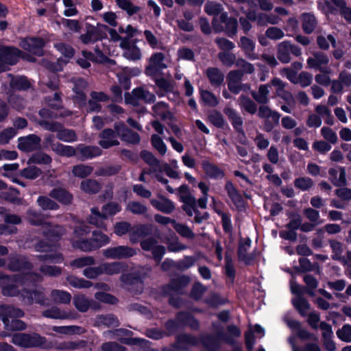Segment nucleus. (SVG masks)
<instances>
[{
    "label": "nucleus",
    "instance_id": "nucleus-9",
    "mask_svg": "<svg viewBox=\"0 0 351 351\" xmlns=\"http://www.w3.org/2000/svg\"><path fill=\"white\" fill-rule=\"evenodd\" d=\"M96 56L90 52L82 51L84 58L77 59V64L82 68L86 69L90 66L89 60L95 61L98 62H103L106 61L107 58L104 53H113L114 51H112L109 48H104L101 51L98 47L95 49Z\"/></svg>",
    "mask_w": 351,
    "mask_h": 351
},
{
    "label": "nucleus",
    "instance_id": "nucleus-33",
    "mask_svg": "<svg viewBox=\"0 0 351 351\" xmlns=\"http://www.w3.org/2000/svg\"><path fill=\"white\" fill-rule=\"evenodd\" d=\"M76 152H80L82 156L85 158H90L101 154V150L96 146H84L80 145L77 146Z\"/></svg>",
    "mask_w": 351,
    "mask_h": 351
},
{
    "label": "nucleus",
    "instance_id": "nucleus-11",
    "mask_svg": "<svg viewBox=\"0 0 351 351\" xmlns=\"http://www.w3.org/2000/svg\"><path fill=\"white\" fill-rule=\"evenodd\" d=\"M45 129L57 132V137L58 139L64 142H73L77 140L75 133L71 130L62 129V125L60 123L55 122H45L43 123Z\"/></svg>",
    "mask_w": 351,
    "mask_h": 351
},
{
    "label": "nucleus",
    "instance_id": "nucleus-45",
    "mask_svg": "<svg viewBox=\"0 0 351 351\" xmlns=\"http://www.w3.org/2000/svg\"><path fill=\"white\" fill-rule=\"evenodd\" d=\"M239 105L241 108L250 114H254L257 110L256 105L250 98L245 96H241L239 99Z\"/></svg>",
    "mask_w": 351,
    "mask_h": 351
},
{
    "label": "nucleus",
    "instance_id": "nucleus-20",
    "mask_svg": "<svg viewBox=\"0 0 351 351\" xmlns=\"http://www.w3.org/2000/svg\"><path fill=\"white\" fill-rule=\"evenodd\" d=\"M141 245L144 250L152 251L154 258L157 262L160 261L165 252V248L162 245H157L153 239L143 241Z\"/></svg>",
    "mask_w": 351,
    "mask_h": 351
},
{
    "label": "nucleus",
    "instance_id": "nucleus-44",
    "mask_svg": "<svg viewBox=\"0 0 351 351\" xmlns=\"http://www.w3.org/2000/svg\"><path fill=\"white\" fill-rule=\"evenodd\" d=\"M153 110L155 115L162 119H168L171 117L168 106L165 102H159L153 106Z\"/></svg>",
    "mask_w": 351,
    "mask_h": 351
},
{
    "label": "nucleus",
    "instance_id": "nucleus-34",
    "mask_svg": "<svg viewBox=\"0 0 351 351\" xmlns=\"http://www.w3.org/2000/svg\"><path fill=\"white\" fill-rule=\"evenodd\" d=\"M289 48L290 43L288 41L282 42L278 46V58L282 63H288L291 60Z\"/></svg>",
    "mask_w": 351,
    "mask_h": 351
},
{
    "label": "nucleus",
    "instance_id": "nucleus-16",
    "mask_svg": "<svg viewBox=\"0 0 351 351\" xmlns=\"http://www.w3.org/2000/svg\"><path fill=\"white\" fill-rule=\"evenodd\" d=\"M164 55L162 53H156L153 54L149 60V64L145 69L147 75H154L158 71L165 69L167 65L163 62Z\"/></svg>",
    "mask_w": 351,
    "mask_h": 351
},
{
    "label": "nucleus",
    "instance_id": "nucleus-28",
    "mask_svg": "<svg viewBox=\"0 0 351 351\" xmlns=\"http://www.w3.org/2000/svg\"><path fill=\"white\" fill-rule=\"evenodd\" d=\"M251 245V241L250 239H242L240 242L239 247V256L241 260L244 261L247 264H250V262L254 259L253 255L247 254Z\"/></svg>",
    "mask_w": 351,
    "mask_h": 351
},
{
    "label": "nucleus",
    "instance_id": "nucleus-36",
    "mask_svg": "<svg viewBox=\"0 0 351 351\" xmlns=\"http://www.w3.org/2000/svg\"><path fill=\"white\" fill-rule=\"evenodd\" d=\"M50 196L62 204H69L72 200V195L63 189H54L50 193Z\"/></svg>",
    "mask_w": 351,
    "mask_h": 351
},
{
    "label": "nucleus",
    "instance_id": "nucleus-31",
    "mask_svg": "<svg viewBox=\"0 0 351 351\" xmlns=\"http://www.w3.org/2000/svg\"><path fill=\"white\" fill-rule=\"evenodd\" d=\"M206 74L210 83L213 86H218L223 82L224 75L217 68H208L206 71Z\"/></svg>",
    "mask_w": 351,
    "mask_h": 351
},
{
    "label": "nucleus",
    "instance_id": "nucleus-10",
    "mask_svg": "<svg viewBox=\"0 0 351 351\" xmlns=\"http://www.w3.org/2000/svg\"><path fill=\"white\" fill-rule=\"evenodd\" d=\"M20 53L16 48L0 46V73L6 70V64H14Z\"/></svg>",
    "mask_w": 351,
    "mask_h": 351
},
{
    "label": "nucleus",
    "instance_id": "nucleus-60",
    "mask_svg": "<svg viewBox=\"0 0 351 351\" xmlns=\"http://www.w3.org/2000/svg\"><path fill=\"white\" fill-rule=\"evenodd\" d=\"M38 204L43 210H56L58 206L49 197L40 196L37 199Z\"/></svg>",
    "mask_w": 351,
    "mask_h": 351
},
{
    "label": "nucleus",
    "instance_id": "nucleus-48",
    "mask_svg": "<svg viewBox=\"0 0 351 351\" xmlns=\"http://www.w3.org/2000/svg\"><path fill=\"white\" fill-rule=\"evenodd\" d=\"M80 40L84 44H89L95 42L97 39V28L95 27H88V32L80 36Z\"/></svg>",
    "mask_w": 351,
    "mask_h": 351
},
{
    "label": "nucleus",
    "instance_id": "nucleus-25",
    "mask_svg": "<svg viewBox=\"0 0 351 351\" xmlns=\"http://www.w3.org/2000/svg\"><path fill=\"white\" fill-rule=\"evenodd\" d=\"M151 204L158 210L166 214H170L175 210L174 204L164 197H160V199H151Z\"/></svg>",
    "mask_w": 351,
    "mask_h": 351
},
{
    "label": "nucleus",
    "instance_id": "nucleus-41",
    "mask_svg": "<svg viewBox=\"0 0 351 351\" xmlns=\"http://www.w3.org/2000/svg\"><path fill=\"white\" fill-rule=\"evenodd\" d=\"M157 87L159 88L158 94L164 96L166 93L171 92L174 88V84L170 80L165 78H158L155 80Z\"/></svg>",
    "mask_w": 351,
    "mask_h": 351
},
{
    "label": "nucleus",
    "instance_id": "nucleus-22",
    "mask_svg": "<svg viewBox=\"0 0 351 351\" xmlns=\"http://www.w3.org/2000/svg\"><path fill=\"white\" fill-rule=\"evenodd\" d=\"M101 140L99 144L104 149H108L112 146L118 145L119 142L116 137L114 132L111 129L104 130L99 134Z\"/></svg>",
    "mask_w": 351,
    "mask_h": 351
},
{
    "label": "nucleus",
    "instance_id": "nucleus-29",
    "mask_svg": "<svg viewBox=\"0 0 351 351\" xmlns=\"http://www.w3.org/2000/svg\"><path fill=\"white\" fill-rule=\"evenodd\" d=\"M202 166L206 176L210 178L219 179L222 178L224 176L222 170L207 160H204Z\"/></svg>",
    "mask_w": 351,
    "mask_h": 351
},
{
    "label": "nucleus",
    "instance_id": "nucleus-40",
    "mask_svg": "<svg viewBox=\"0 0 351 351\" xmlns=\"http://www.w3.org/2000/svg\"><path fill=\"white\" fill-rule=\"evenodd\" d=\"M258 114L261 118L270 119L274 124H277L280 119V114L272 111L266 106H261L259 108Z\"/></svg>",
    "mask_w": 351,
    "mask_h": 351
},
{
    "label": "nucleus",
    "instance_id": "nucleus-49",
    "mask_svg": "<svg viewBox=\"0 0 351 351\" xmlns=\"http://www.w3.org/2000/svg\"><path fill=\"white\" fill-rule=\"evenodd\" d=\"M43 316L46 317L53 318V319H66L69 317V315L67 313L61 311L59 308L56 307H53L51 309L45 311L43 313Z\"/></svg>",
    "mask_w": 351,
    "mask_h": 351
},
{
    "label": "nucleus",
    "instance_id": "nucleus-43",
    "mask_svg": "<svg viewBox=\"0 0 351 351\" xmlns=\"http://www.w3.org/2000/svg\"><path fill=\"white\" fill-rule=\"evenodd\" d=\"M292 303L302 316L308 315L310 306L305 299L298 296L292 300Z\"/></svg>",
    "mask_w": 351,
    "mask_h": 351
},
{
    "label": "nucleus",
    "instance_id": "nucleus-15",
    "mask_svg": "<svg viewBox=\"0 0 351 351\" xmlns=\"http://www.w3.org/2000/svg\"><path fill=\"white\" fill-rule=\"evenodd\" d=\"M44 44V40L41 38H28L21 42V47L33 54L42 56Z\"/></svg>",
    "mask_w": 351,
    "mask_h": 351
},
{
    "label": "nucleus",
    "instance_id": "nucleus-35",
    "mask_svg": "<svg viewBox=\"0 0 351 351\" xmlns=\"http://www.w3.org/2000/svg\"><path fill=\"white\" fill-rule=\"evenodd\" d=\"M269 84H263L259 86L257 92L253 91L252 93V97L258 103L265 104L269 101Z\"/></svg>",
    "mask_w": 351,
    "mask_h": 351
},
{
    "label": "nucleus",
    "instance_id": "nucleus-46",
    "mask_svg": "<svg viewBox=\"0 0 351 351\" xmlns=\"http://www.w3.org/2000/svg\"><path fill=\"white\" fill-rule=\"evenodd\" d=\"M81 189L88 193H97L100 189L99 184L93 180H86L81 182Z\"/></svg>",
    "mask_w": 351,
    "mask_h": 351
},
{
    "label": "nucleus",
    "instance_id": "nucleus-63",
    "mask_svg": "<svg viewBox=\"0 0 351 351\" xmlns=\"http://www.w3.org/2000/svg\"><path fill=\"white\" fill-rule=\"evenodd\" d=\"M332 3L337 7L339 8L341 11V13L343 16L349 22H351V9L345 7V2L343 0H331Z\"/></svg>",
    "mask_w": 351,
    "mask_h": 351
},
{
    "label": "nucleus",
    "instance_id": "nucleus-39",
    "mask_svg": "<svg viewBox=\"0 0 351 351\" xmlns=\"http://www.w3.org/2000/svg\"><path fill=\"white\" fill-rule=\"evenodd\" d=\"M330 179L334 184L341 185L346 182V171L342 167L339 169H330L329 170Z\"/></svg>",
    "mask_w": 351,
    "mask_h": 351
},
{
    "label": "nucleus",
    "instance_id": "nucleus-58",
    "mask_svg": "<svg viewBox=\"0 0 351 351\" xmlns=\"http://www.w3.org/2000/svg\"><path fill=\"white\" fill-rule=\"evenodd\" d=\"M306 218L314 224L319 225L322 223L320 219V215L317 210L311 208H308L304 210L303 212Z\"/></svg>",
    "mask_w": 351,
    "mask_h": 351
},
{
    "label": "nucleus",
    "instance_id": "nucleus-30",
    "mask_svg": "<svg viewBox=\"0 0 351 351\" xmlns=\"http://www.w3.org/2000/svg\"><path fill=\"white\" fill-rule=\"evenodd\" d=\"M238 45L244 51L245 55L249 58L252 60L256 58V56L254 53L255 49V43L252 39L245 36H243L241 38Z\"/></svg>",
    "mask_w": 351,
    "mask_h": 351
},
{
    "label": "nucleus",
    "instance_id": "nucleus-17",
    "mask_svg": "<svg viewBox=\"0 0 351 351\" xmlns=\"http://www.w3.org/2000/svg\"><path fill=\"white\" fill-rule=\"evenodd\" d=\"M40 143V138L34 134H31L19 138L18 147L24 152H31L38 149Z\"/></svg>",
    "mask_w": 351,
    "mask_h": 351
},
{
    "label": "nucleus",
    "instance_id": "nucleus-61",
    "mask_svg": "<svg viewBox=\"0 0 351 351\" xmlns=\"http://www.w3.org/2000/svg\"><path fill=\"white\" fill-rule=\"evenodd\" d=\"M110 241V239L107 235L99 232H93V241L96 249L108 244Z\"/></svg>",
    "mask_w": 351,
    "mask_h": 351
},
{
    "label": "nucleus",
    "instance_id": "nucleus-19",
    "mask_svg": "<svg viewBox=\"0 0 351 351\" xmlns=\"http://www.w3.org/2000/svg\"><path fill=\"white\" fill-rule=\"evenodd\" d=\"M351 85V73L343 71L339 75L338 80L331 82V90L335 93L342 92L343 87H348Z\"/></svg>",
    "mask_w": 351,
    "mask_h": 351
},
{
    "label": "nucleus",
    "instance_id": "nucleus-5",
    "mask_svg": "<svg viewBox=\"0 0 351 351\" xmlns=\"http://www.w3.org/2000/svg\"><path fill=\"white\" fill-rule=\"evenodd\" d=\"M121 210V206L117 203H110L104 206L102 213L96 208L91 209V215L89 217V223L99 228H105L104 220L109 216L114 215Z\"/></svg>",
    "mask_w": 351,
    "mask_h": 351
},
{
    "label": "nucleus",
    "instance_id": "nucleus-42",
    "mask_svg": "<svg viewBox=\"0 0 351 351\" xmlns=\"http://www.w3.org/2000/svg\"><path fill=\"white\" fill-rule=\"evenodd\" d=\"M226 189L235 206L237 207H241L243 205V198L233 184L231 182H228L226 185Z\"/></svg>",
    "mask_w": 351,
    "mask_h": 351
},
{
    "label": "nucleus",
    "instance_id": "nucleus-32",
    "mask_svg": "<svg viewBox=\"0 0 351 351\" xmlns=\"http://www.w3.org/2000/svg\"><path fill=\"white\" fill-rule=\"evenodd\" d=\"M51 149L60 156L70 157L76 154L75 149L72 146L64 145L59 143L51 144Z\"/></svg>",
    "mask_w": 351,
    "mask_h": 351
},
{
    "label": "nucleus",
    "instance_id": "nucleus-55",
    "mask_svg": "<svg viewBox=\"0 0 351 351\" xmlns=\"http://www.w3.org/2000/svg\"><path fill=\"white\" fill-rule=\"evenodd\" d=\"M117 5L125 10L128 14L132 15L139 11L140 8L134 5L130 0H117Z\"/></svg>",
    "mask_w": 351,
    "mask_h": 351
},
{
    "label": "nucleus",
    "instance_id": "nucleus-3",
    "mask_svg": "<svg viewBox=\"0 0 351 351\" xmlns=\"http://www.w3.org/2000/svg\"><path fill=\"white\" fill-rule=\"evenodd\" d=\"M24 315L22 310L10 306H0V316L8 330H23L25 324L23 322L13 319L10 324V318L21 317Z\"/></svg>",
    "mask_w": 351,
    "mask_h": 351
},
{
    "label": "nucleus",
    "instance_id": "nucleus-2",
    "mask_svg": "<svg viewBox=\"0 0 351 351\" xmlns=\"http://www.w3.org/2000/svg\"><path fill=\"white\" fill-rule=\"evenodd\" d=\"M9 269L12 271H21L23 277L14 276L12 278L3 276L0 274V281L2 285V293L5 296H15L19 291L18 287L39 280L40 276L30 273V264L25 258L21 256H12L10 258L8 265Z\"/></svg>",
    "mask_w": 351,
    "mask_h": 351
},
{
    "label": "nucleus",
    "instance_id": "nucleus-21",
    "mask_svg": "<svg viewBox=\"0 0 351 351\" xmlns=\"http://www.w3.org/2000/svg\"><path fill=\"white\" fill-rule=\"evenodd\" d=\"M243 77V73L240 71H230L227 77V83L229 90L238 93L241 90L243 85L240 83Z\"/></svg>",
    "mask_w": 351,
    "mask_h": 351
},
{
    "label": "nucleus",
    "instance_id": "nucleus-27",
    "mask_svg": "<svg viewBox=\"0 0 351 351\" xmlns=\"http://www.w3.org/2000/svg\"><path fill=\"white\" fill-rule=\"evenodd\" d=\"M21 294L24 303L26 304H31L34 302L44 304L45 297L41 291H35L32 293L23 289Z\"/></svg>",
    "mask_w": 351,
    "mask_h": 351
},
{
    "label": "nucleus",
    "instance_id": "nucleus-6",
    "mask_svg": "<svg viewBox=\"0 0 351 351\" xmlns=\"http://www.w3.org/2000/svg\"><path fill=\"white\" fill-rule=\"evenodd\" d=\"M89 232L90 229L84 223L79 222L75 228L73 237L71 239L73 246L84 252L96 250L93 240H80L81 237L87 234Z\"/></svg>",
    "mask_w": 351,
    "mask_h": 351
},
{
    "label": "nucleus",
    "instance_id": "nucleus-12",
    "mask_svg": "<svg viewBox=\"0 0 351 351\" xmlns=\"http://www.w3.org/2000/svg\"><path fill=\"white\" fill-rule=\"evenodd\" d=\"M102 253L107 258L122 259L133 256L136 254V251L134 249L128 246L120 245L105 249L103 250Z\"/></svg>",
    "mask_w": 351,
    "mask_h": 351
},
{
    "label": "nucleus",
    "instance_id": "nucleus-14",
    "mask_svg": "<svg viewBox=\"0 0 351 351\" xmlns=\"http://www.w3.org/2000/svg\"><path fill=\"white\" fill-rule=\"evenodd\" d=\"M114 130L117 135L127 143L136 144L140 141L138 134L127 128L123 123H116L114 124Z\"/></svg>",
    "mask_w": 351,
    "mask_h": 351
},
{
    "label": "nucleus",
    "instance_id": "nucleus-59",
    "mask_svg": "<svg viewBox=\"0 0 351 351\" xmlns=\"http://www.w3.org/2000/svg\"><path fill=\"white\" fill-rule=\"evenodd\" d=\"M10 86L14 89L26 90L30 84L26 77H18L12 80Z\"/></svg>",
    "mask_w": 351,
    "mask_h": 351
},
{
    "label": "nucleus",
    "instance_id": "nucleus-54",
    "mask_svg": "<svg viewBox=\"0 0 351 351\" xmlns=\"http://www.w3.org/2000/svg\"><path fill=\"white\" fill-rule=\"evenodd\" d=\"M98 324H102L108 327L117 326L119 321L117 317L112 315H102L97 317Z\"/></svg>",
    "mask_w": 351,
    "mask_h": 351
},
{
    "label": "nucleus",
    "instance_id": "nucleus-37",
    "mask_svg": "<svg viewBox=\"0 0 351 351\" xmlns=\"http://www.w3.org/2000/svg\"><path fill=\"white\" fill-rule=\"evenodd\" d=\"M149 231L150 228L149 226L140 225L134 227L130 231V241L136 243L140 237L145 236Z\"/></svg>",
    "mask_w": 351,
    "mask_h": 351
},
{
    "label": "nucleus",
    "instance_id": "nucleus-1",
    "mask_svg": "<svg viewBox=\"0 0 351 351\" xmlns=\"http://www.w3.org/2000/svg\"><path fill=\"white\" fill-rule=\"evenodd\" d=\"M27 219L32 225H42L45 239L49 240L51 242L50 244H46L43 241L39 242L36 245V250L47 252L43 257L46 261L52 263H60L62 261L63 257L58 252L59 247L56 245V241L64 234V229L58 226H52L48 223H43V217L32 210L28 211Z\"/></svg>",
    "mask_w": 351,
    "mask_h": 351
},
{
    "label": "nucleus",
    "instance_id": "nucleus-53",
    "mask_svg": "<svg viewBox=\"0 0 351 351\" xmlns=\"http://www.w3.org/2000/svg\"><path fill=\"white\" fill-rule=\"evenodd\" d=\"M201 99L206 105L209 106L214 107L218 104V99L215 95L206 90H201Z\"/></svg>",
    "mask_w": 351,
    "mask_h": 351
},
{
    "label": "nucleus",
    "instance_id": "nucleus-50",
    "mask_svg": "<svg viewBox=\"0 0 351 351\" xmlns=\"http://www.w3.org/2000/svg\"><path fill=\"white\" fill-rule=\"evenodd\" d=\"M93 169L90 166L85 165H79L74 166L73 168V173L79 178H85L89 176Z\"/></svg>",
    "mask_w": 351,
    "mask_h": 351
},
{
    "label": "nucleus",
    "instance_id": "nucleus-24",
    "mask_svg": "<svg viewBox=\"0 0 351 351\" xmlns=\"http://www.w3.org/2000/svg\"><path fill=\"white\" fill-rule=\"evenodd\" d=\"M271 85L276 88V95L284 100L290 106L294 104V99L292 95L285 90V83L278 78H274L271 81Z\"/></svg>",
    "mask_w": 351,
    "mask_h": 351
},
{
    "label": "nucleus",
    "instance_id": "nucleus-62",
    "mask_svg": "<svg viewBox=\"0 0 351 351\" xmlns=\"http://www.w3.org/2000/svg\"><path fill=\"white\" fill-rule=\"evenodd\" d=\"M74 304L75 307L82 312L86 311L90 306L88 300L84 295H77L75 297Z\"/></svg>",
    "mask_w": 351,
    "mask_h": 351
},
{
    "label": "nucleus",
    "instance_id": "nucleus-26",
    "mask_svg": "<svg viewBox=\"0 0 351 351\" xmlns=\"http://www.w3.org/2000/svg\"><path fill=\"white\" fill-rule=\"evenodd\" d=\"M101 274L114 275L125 270L126 265L121 262L105 263L100 265Z\"/></svg>",
    "mask_w": 351,
    "mask_h": 351
},
{
    "label": "nucleus",
    "instance_id": "nucleus-8",
    "mask_svg": "<svg viewBox=\"0 0 351 351\" xmlns=\"http://www.w3.org/2000/svg\"><path fill=\"white\" fill-rule=\"evenodd\" d=\"M12 343L24 348L38 347L44 345L45 339L38 334L17 333L13 335Z\"/></svg>",
    "mask_w": 351,
    "mask_h": 351
},
{
    "label": "nucleus",
    "instance_id": "nucleus-51",
    "mask_svg": "<svg viewBox=\"0 0 351 351\" xmlns=\"http://www.w3.org/2000/svg\"><path fill=\"white\" fill-rule=\"evenodd\" d=\"M51 295L53 300L57 302L69 303L71 299V296L68 292L60 290H53Z\"/></svg>",
    "mask_w": 351,
    "mask_h": 351
},
{
    "label": "nucleus",
    "instance_id": "nucleus-57",
    "mask_svg": "<svg viewBox=\"0 0 351 351\" xmlns=\"http://www.w3.org/2000/svg\"><path fill=\"white\" fill-rule=\"evenodd\" d=\"M55 47L67 59H70L74 56L75 51L73 48L67 44L62 43H57L55 45Z\"/></svg>",
    "mask_w": 351,
    "mask_h": 351
},
{
    "label": "nucleus",
    "instance_id": "nucleus-4",
    "mask_svg": "<svg viewBox=\"0 0 351 351\" xmlns=\"http://www.w3.org/2000/svg\"><path fill=\"white\" fill-rule=\"evenodd\" d=\"M107 337L114 338L121 343L130 345H138L140 346L138 351H158L150 348L149 342L140 338H131L132 332L126 329H119L113 332H108Z\"/></svg>",
    "mask_w": 351,
    "mask_h": 351
},
{
    "label": "nucleus",
    "instance_id": "nucleus-23",
    "mask_svg": "<svg viewBox=\"0 0 351 351\" xmlns=\"http://www.w3.org/2000/svg\"><path fill=\"white\" fill-rule=\"evenodd\" d=\"M86 86L87 83L83 79L79 78L74 82L73 89L75 95L73 97L75 102L78 104L79 106H82L85 104L86 97L84 90Z\"/></svg>",
    "mask_w": 351,
    "mask_h": 351
},
{
    "label": "nucleus",
    "instance_id": "nucleus-38",
    "mask_svg": "<svg viewBox=\"0 0 351 351\" xmlns=\"http://www.w3.org/2000/svg\"><path fill=\"white\" fill-rule=\"evenodd\" d=\"M302 28L307 33H311L317 25V21L314 15L308 13L303 14L302 16Z\"/></svg>",
    "mask_w": 351,
    "mask_h": 351
},
{
    "label": "nucleus",
    "instance_id": "nucleus-7",
    "mask_svg": "<svg viewBox=\"0 0 351 351\" xmlns=\"http://www.w3.org/2000/svg\"><path fill=\"white\" fill-rule=\"evenodd\" d=\"M213 27L215 32L225 31L228 36H234L237 30V21L234 19L228 18L226 13L221 14L219 19L215 17L213 21Z\"/></svg>",
    "mask_w": 351,
    "mask_h": 351
},
{
    "label": "nucleus",
    "instance_id": "nucleus-52",
    "mask_svg": "<svg viewBox=\"0 0 351 351\" xmlns=\"http://www.w3.org/2000/svg\"><path fill=\"white\" fill-rule=\"evenodd\" d=\"M132 93L137 99H144L147 102H152L155 99V96L153 94L143 88L133 90Z\"/></svg>",
    "mask_w": 351,
    "mask_h": 351
},
{
    "label": "nucleus",
    "instance_id": "nucleus-56",
    "mask_svg": "<svg viewBox=\"0 0 351 351\" xmlns=\"http://www.w3.org/2000/svg\"><path fill=\"white\" fill-rule=\"evenodd\" d=\"M337 336L339 339L344 342H351V325H343L337 331Z\"/></svg>",
    "mask_w": 351,
    "mask_h": 351
},
{
    "label": "nucleus",
    "instance_id": "nucleus-13",
    "mask_svg": "<svg viewBox=\"0 0 351 351\" xmlns=\"http://www.w3.org/2000/svg\"><path fill=\"white\" fill-rule=\"evenodd\" d=\"M329 62L328 58L322 53H315L307 59V65L311 69H319L321 72L330 73V69L326 67Z\"/></svg>",
    "mask_w": 351,
    "mask_h": 351
},
{
    "label": "nucleus",
    "instance_id": "nucleus-64",
    "mask_svg": "<svg viewBox=\"0 0 351 351\" xmlns=\"http://www.w3.org/2000/svg\"><path fill=\"white\" fill-rule=\"evenodd\" d=\"M289 341L291 345L293 351H321L319 346L316 343L306 344L304 349H300L296 346L293 337L289 338Z\"/></svg>",
    "mask_w": 351,
    "mask_h": 351
},
{
    "label": "nucleus",
    "instance_id": "nucleus-18",
    "mask_svg": "<svg viewBox=\"0 0 351 351\" xmlns=\"http://www.w3.org/2000/svg\"><path fill=\"white\" fill-rule=\"evenodd\" d=\"M119 46L123 51V56L130 60H138L141 58V50L134 45H131L128 39L122 40Z\"/></svg>",
    "mask_w": 351,
    "mask_h": 351
},
{
    "label": "nucleus",
    "instance_id": "nucleus-47",
    "mask_svg": "<svg viewBox=\"0 0 351 351\" xmlns=\"http://www.w3.org/2000/svg\"><path fill=\"white\" fill-rule=\"evenodd\" d=\"M198 187L202 194V196L197 201L198 205L201 208H206L208 203L209 186L205 182H200L198 184Z\"/></svg>",
    "mask_w": 351,
    "mask_h": 351
}]
</instances>
